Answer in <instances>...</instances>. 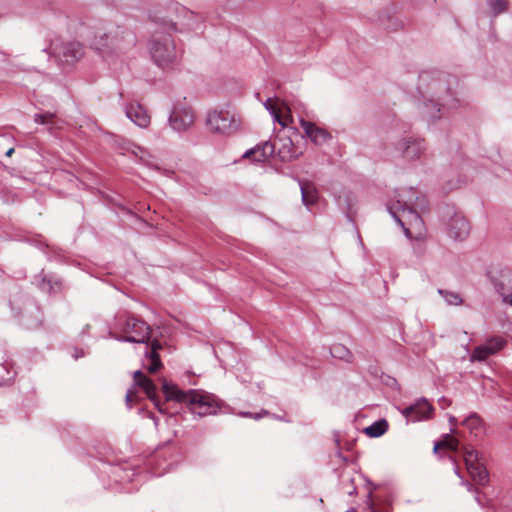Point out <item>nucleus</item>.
<instances>
[{"mask_svg": "<svg viewBox=\"0 0 512 512\" xmlns=\"http://www.w3.org/2000/svg\"><path fill=\"white\" fill-rule=\"evenodd\" d=\"M162 391L167 401L186 403L190 411L200 417L216 415L223 406L221 399L204 390L183 391L175 384L164 382Z\"/></svg>", "mask_w": 512, "mask_h": 512, "instance_id": "nucleus-1", "label": "nucleus"}, {"mask_svg": "<svg viewBox=\"0 0 512 512\" xmlns=\"http://www.w3.org/2000/svg\"><path fill=\"white\" fill-rule=\"evenodd\" d=\"M415 195L412 189H402L395 193L394 199L388 203L390 213L404 228L408 237H413L412 230L420 235L423 228V221L420 212L408 207V201Z\"/></svg>", "mask_w": 512, "mask_h": 512, "instance_id": "nucleus-2", "label": "nucleus"}, {"mask_svg": "<svg viewBox=\"0 0 512 512\" xmlns=\"http://www.w3.org/2000/svg\"><path fill=\"white\" fill-rule=\"evenodd\" d=\"M134 42V37L131 33L119 27H111L110 29L98 28L90 44L92 48L103 56H108L116 51L133 46Z\"/></svg>", "mask_w": 512, "mask_h": 512, "instance_id": "nucleus-3", "label": "nucleus"}, {"mask_svg": "<svg viewBox=\"0 0 512 512\" xmlns=\"http://www.w3.org/2000/svg\"><path fill=\"white\" fill-rule=\"evenodd\" d=\"M148 49L153 62L162 69L169 68L177 60L176 46L169 33L155 31L149 40Z\"/></svg>", "mask_w": 512, "mask_h": 512, "instance_id": "nucleus-4", "label": "nucleus"}, {"mask_svg": "<svg viewBox=\"0 0 512 512\" xmlns=\"http://www.w3.org/2000/svg\"><path fill=\"white\" fill-rule=\"evenodd\" d=\"M206 124L210 132L229 136L240 129L241 120L228 110L215 109L208 113Z\"/></svg>", "mask_w": 512, "mask_h": 512, "instance_id": "nucleus-5", "label": "nucleus"}, {"mask_svg": "<svg viewBox=\"0 0 512 512\" xmlns=\"http://www.w3.org/2000/svg\"><path fill=\"white\" fill-rule=\"evenodd\" d=\"M122 332L124 334L122 340L144 343L149 340L151 329L144 321L135 317H128L123 324Z\"/></svg>", "mask_w": 512, "mask_h": 512, "instance_id": "nucleus-6", "label": "nucleus"}, {"mask_svg": "<svg viewBox=\"0 0 512 512\" xmlns=\"http://www.w3.org/2000/svg\"><path fill=\"white\" fill-rule=\"evenodd\" d=\"M195 121V114L191 106L186 103H178L171 115L170 125L174 130L184 131L191 127Z\"/></svg>", "mask_w": 512, "mask_h": 512, "instance_id": "nucleus-7", "label": "nucleus"}, {"mask_svg": "<svg viewBox=\"0 0 512 512\" xmlns=\"http://www.w3.org/2000/svg\"><path fill=\"white\" fill-rule=\"evenodd\" d=\"M264 106L274 117L275 121L283 127L288 126L293 121L290 107L278 98H268Z\"/></svg>", "mask_w": 512, "mask_h": 512, "instance_id": "nucleus-8", "label": "nucleus"}, {"mask_svg": "<svg viewBox=\"0 0 512 512\" xmlns=\"http://www.w3.org/2000/svg\"><path fill=\"white\" fill-rule=\"evenodd\" d=\"M493 285L503 301L512 306V268H504L492 277Z\"/></svg>", "mask_w": 512, "mask_h": 512, "instance_id": "nucleus-9", "label": "nucleus"}, {"mask_svg": "<svg viewBox=\"0 0 512 512\" xmlns=\"http://www.w3.org/2000/svg\"><path fill=\"white\" fill-rule=\"evenodd\" d=\"M506 344L504 338L500 336L491 337L486 343L475 347L472 352L471 359L473 361H483L489 356L500 351Z\"/></svg>", "mask_w": 512, "mask_h": 512, "instance_id": "nucleus-10", "label": "nucleus"}, {"mask_svg": "<svg viewBox=\"0 0 512 512\" xmlns=\"http://www.w3.org/2000/svg\"><path fill=\"white\" fill-rule=\"evenodd\" d=\"M57 57L68 64L78 61L84 53L83 46L79 42H64L54 48Z\"/></svg>", "mask_w": 512, "mask_h": 512, "instance_id": "nucleus-11", "label": "nucleus"}, {"mask_svg": "<svg viewBox=\"0 0 512 512\" xmlns=\"http://www.w3.org/2000/svg\"><path fill=\"white\" fill-rule=\"evenodd\" d=\"M433 412V407L431 404L423 399L419 400L413 405L406 407L403 410V415L412 422L429 419Z\"/></svg>", "mask_w": 512, "mask_h": 512, "instance_id": "nucleus-12", "label": "nucleus"}, {"mask_svg": "<svg viewBox=\"0 0 512 512\" xmlns=\"http://www.w3.org/2000/svg\"><path fill=\"white\" fill-rule=\"evenodd\" d=\"M134 381L137 386L144 390L148 398L153 401L159 412L165 413L164 404H161L157 397L156 386L153 381L141 371L134 373Z\"/></svg>", "mask_w": 512, "mask_h": 512, "instance_id": "nucleus-13", "label": "nucleus"}, {"mask_svg": "<svg viewBox=\"0 0 512 512\" xmlns=\"http://www.w3.org/2000/svg\"><path fill=\"white\" fill-rule=\"evenodd\" d=\"M275 153V145L271 142H264L254 148L246 151L243 155L244 159H248L253 163H264Z\"/></svg>", "mask_w": 512, "mask_h": 512, "instance_id": "nucleus-14", "label": "nucleus"}, {"mask_svg": "<svg viewBox=\"0 0 512 512\" xmlns=\"http://www.w3.org/2000/svg\"><path fill=\"white\" fill-rule=\"evenodd\" d=\"M470 233V223L469 221L461 216L455 215L451 218L449 222L448 234L450 237L455 240H464L468 237Z\"/></svg>", "mask_w": 512, "mask_h": 512, "instance_id": "nucleus-15", "label": "nucleus"}, {"mask_svg": "<svg viewBox=\"0 0 512 512\" xmlns=\"http://www.w3.org/2000/svg\"><path fill=\"white\" fill-rule=\"evenodd\" d=\"M272 145H275V153L282 161H290L299 155L290 137L278 136Z\"/></svg>", "mask_w": 512, "mask_h": 512, "instance_id": "nucleus-16", "label": "nucleus"}, {"mask_svg": "<svg viewBox=\"0 0 512 512\" xmlns=\"http://www.w3.org/2000/svg\"><path fill=\"white\" fill-rule=\"evenodd\" d=\"M300 125L303 128L305 135L316 145H322L330 138V134L315 123L302 119L300 121Z\"/></svg>", "mask_w": 512, "mask_h": 512, "instance_id": "nucleus-17", "label": "nucleus"}, {"mask_svg": "<svg viewBox=\"0 0 512 512\" xmlns=\"http://www.w3.org/2000/svg\"><path fill=\"white\" fill-rule=\"evenodd\" d=\"M126 116L142 128L148 127L151 120L148 111L139 103L129 104L126 108Z\"/></svg>", "mask_w": 512, "mask_h": 512, "instance_id": "nucleus-18", "label": "nucleus"}, {"mask_svg": "<svg viewBox=\"0 0 512 512\" xmlns=\"http://www.w3.org/2000/svg\"><path fill=\"white\" fill-rule=\"evenodd\" d=\"M466 468L474 483L481 486H484L488 483L489 474L483 463Z\"/></svg>", "mask_w": 512, "mask_h": 512, "instance_id": "nucleus-19", "label": "nucleus"}, {"mask_svg": "<svg viewBox=\"0 0 512 512\" xmlns=\"http://www.w3.org/2000/svg\"><path fill=\"white\" fill-rule=\"evenodd\" d=\"M404 145L403 155L407 159H416L425 150L424 140H409Z\"/></svg>", "mask_w": 512, "mask_h": 512, "instance_id": "nucleus-20", "label": "nucleus"}, {"mask_svg": "<svg viewBox=\"0 0 512 512\" xmlns=\"http://www.w3.org/2000/svg\"><path fill=\"white\" fill-rule=\"evenodd\" d=\"M161 348L162 346L158 341H153L149 352H147V356L150 360L148 372L151 374L157 372L162 367V362L158 354V350H160Z\"/></svg>", "mask_w": 512, "mask_h": 512, "instance_id": "nucleus-21", "label": "nucleus"}, {"mask_svg": "<svg viewBox=\"0 0 512 512\" xmlns=\"http://www.w3.org/2000/svg\"><path fill=\"white\" fill-rule=\"evenodd\" d=\"M448 450L456 452L459 449V441L451 434H445L442 436V439L435 443L434 452H438L439 450Z\"/></svg>", "mask_w": 512, "mask_h": 512, "instance_id": "nucleus-22", "label": "nucleus"}, {"mask_svg": "<svg viewBox=\"0 0 512 512\" xmlns=\"http://www.w3.org/2000/svg\"><path fill=\"white\" fill-rule=\"evenodd\" d=\"M301 193H302V201L306 206H310L316 203L318 199V194L315 186L309 182H302L300 184Z\"/></svg>", "mask_w": 512, "mask_h": 512, "instance_id": "nucleus-23", "label": "nucleus"}, {"mask_svg": "<svg viewBox=\"0 0 512 512\" xmlns=\"http://www.w3.org/2000/svg\"><path fill=\"white\" fill-rule=\"evenodd\" d=\"M330 353L332 357L343 360L347 363H351L354 358L352 352L340 343L333 344L330 348Z\"/></svg>", "mask_w": 512, "mask_h": 512, "instance_id": "nucleus-24", "label": "nucleus"}, {"mask_svg": "<svg viewBox=\"0 0 512 512\" xmlns=\"http://www.w3.org/2000/svg\"><path fill=\"white\" fill-rule=\"evenodd\" d=\"M367 507L369 512L390 511V503L387 500L378 499L377 497H373L372 494H369L368 496Z\"/></svg>", "mask_w": 512, "mask_h": 512, "instance_id": "nucleus-25", "label": "nucleus"}, {"mask_svg": "<svg viewBox=\"0 0 512 512\" xmlns=\"http://www.w3.org/2000/svg\"><path fill=\"white\" fill-rule=\"evenodd\" d=\"M415 195L408 201V207L418 212H424L428 208V202L424 195L411 188Z\"/></svg>", "mask_w": 512, "mask_h": 512, "instance_id": "nucleus-26", "label": "nucleus"}, {"mask_svg": "<svg viewBox=\"0 0 512 512\" xmlns=\"http://www.w3.org/2000/svg\"><path fill=\"white\" fill-rule=\"evenodd\" d=\"M387 429L388 423L386 420L382 419L365 428V433L370 437H380L387 431Z\"/></svg>", "mask_w": 512, "mask_h": 512, "instance_id": "nucleus-27", "label": "nucleus"}, {"mask_svg": "<svg viewBox=\"0 0 512 512\" xmlns=\"http://www.w3.org/2000/svg\"><path fill=\"white\" fill-rule=\"evenodd\" d=\"M463 424L469 429L470 433L479 435L483 431V422L477 415H471L467 417Z\"/></svg>", "mask_w": 512, "mask_h": 512, "instance_id": "nucleus-28", "label": "nucleus"}, {"mask_svg": "<svg viewBox=\"0 0 512 512\" xmlns=\"http://www.w3.org/2000/svg\"><path fill=\"white\" fill-rule=\"evenodd\" d=\"M488 6L493 16L506 12L509 8V0H488Z\"/></svg>", "mask_w": 512, "mask_h": 512, "instance_id": "nucleus-29", "label": "nucleus"}, {"mask_svg": "<svg viewBox=\"0 0 512 512\" xmlns=\"http://www.w3.org/2000/svg\"><path fill=\"white\" fill-rule=\"evenodd\" d=\"M463 457L465 461L466 467L481 464L482 462L479 460L478 453L471 447H463L462 448Z\"/></svg>", "mask_w": 512, "mask_h": 512, "instance_id": "nucleus-30", "label": "nucleus"}, {"mask_svg": "<svg viewBox=\"0 0 512 512\" xmlns=\"http://www.w3.org/2000/svg\"><path fill=\"white\" fill-rule=\"evenodd\" d=\"M56 116L53 113L46 112L43 114H36L34 120L36 123H40L43 125L53 124L55 123Z\"/></svg>", "mask_w": 512, "mask_h": 512, "instance_id": "nucleus-31", "label": "nucleus"}, {"mask_svg": "<svg viewBox=\"0 0 512 512\" xmlns=\"http://www.w3.org/2000/svg\"><path fill=\"white\" fill-rule=\"evenodd\" d=\"M446 300L451 305H460L462 303L460 296L454 293L447 294Z\"/></svg>", "mask_w": 512, "mask_h": 512, "instance_id": "nucleus-32", "label": "nucleus"}, {"mask_svg": "<svg viewBox=\"0 0 512 512\" xmlns=\"http://www.w3.org/2000/svg\"><path fill=\"white\" fill-rule=\"evenodd\" d=\"M136 398H137L136 392L133 390H129L125 397L127 405L131 406Z\"/></svg>", "mask_w": 512, "mask_h": 512, "instance_id": "nucleus-33", "label": "nucleus"}, {"mask_svg": "<svg viewBox=\"0 0 512 512\" xmlns=\"http://www.w3.org/2000/svg\"><path fill=\"white\" fill-rule=\"evenodd\" d=\"M451 402L450 400L446 399V398H442L439 400V405L444 409L448 406H450Z\"/></svg>", "mask_w": 512, "mask_h": 512, "instance_id": "nucleus-34", "label": "nucleus"}, {"mask_svg": "<svg viewBox=\"0 0 512 512\" xmlns=\"http://www.w3.org/2000/svg\"><path fill=\"white\" fill-rule=\"evenodd\" d=\"M14 151H15L14 148H10V149L7 150V152L5 154H6L7 157H11L12 154L14 153Z\"/></svg>", "mask_w": 512, "mask_h": 512, "instance_id": "nucleus-35", "label": "nucleus"}, {"mask_svg": "<svg viewBox=\"0 0 512 512\" xmlns=\"http://www.w3.org/2000/svg\"><path fill=\"white\" fill-rule=\"evenodd\" d=\"M336 457H337L339 460L343 461V462H345V461H346V458H344L340 452H338V453L336 454Z\"/></svg>", "mask_w": 512, "mask_h": 512, "instance_id": "nucleus-36", "label": "nucleus"}, {"mask_svg": "<svg viewBox=\"0 0 512 512\" xmlns=\"http://www.w3.org/2000/svg\"><path fill=\"white\" fill-rule=\"evenodd\" d=\"M450 422H451L452 424H455L456 419H455L454 417H450Z\"/></svg>", "mask_w": 512, "mask_h": 512, "instance_id": "nucleus-37", "label": "nucleus"}, {"mask_svg": "<svg viewBox=\"0 0 512 512\" xmlns=\"http://www.w3.org/2000/svg\"><path fill=\"white\" fill-rule=\"evenodd\" d=\"M346 512H357V511L353 509V510H349V511H346Z\"/></svg>", "mask_w": 512, "mask_h": 512, "instance_id": "nucleus-38", "label": "nucleus"}]
</instances>
